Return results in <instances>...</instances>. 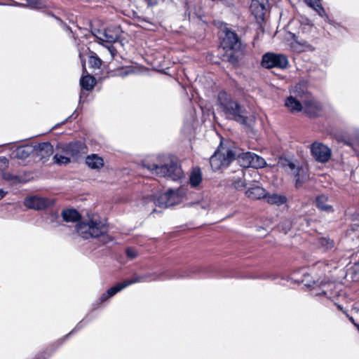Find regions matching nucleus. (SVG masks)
Instances as JSON below:
<instances>
[{"mask_svg":"<svg viewBox=\"0 0 359 359\" xmlns=\"http://www.w3.org/2000/svg\"><path fill=\"white\" fill-rule=\"evenodd\" d=\"M143 167L149 170L152 175L168 177L173 181H178L184 177L181 166L175 159L170 156L159 157L156 162L153 163L144 162Z\"/></svg>","mask_w":359,"mask_h":359,"instance_id":"nucleus-1","label":"nucleus"},{"mask_svg":"<svg viewBox=\"0 0 359 359\" xmlns=\"http://www.w3.org/2000/svg\"><path fill=\"white\" fill-rule=\"evenodd\" d=\"M217 106L218 110L226 118L236 121L243 125L247 123L248 117L245 109L226 92L221 91L218 93Z\"/></svg>","mask_w":359,"mask_h":359,"instance_id":"nucleus-2","label":"nucleus"},{"mask_svg":"<svg viewBox=\"0 0 359 359\" xmlns=\"http://www.w3.org/2000/svg\"><path fill=\"white\" fill-rule=\"evenodd\" d=\"M76 231L84 239L99 238L103 244H107L111 241V237L107 233V226L98 217H93L79 222L76 225Z\"/></svg>","mask_w":359,"mask_h":359,"instance_id":"nucleus-3","label":"nucleus"},{"mask_svg":"<svg viewBox=\"0 0 359 359\" xmlns=\"http://www.w3.org/2000/svg\"><path fill=\"white\" fill-rule=\"evenodd\" d=\"M293 93L303 103L304 112L310 117L316 116L322 110V105L307 90L306 82H299L293 88Z\"/></svg>","mask_w":359,"mask_h":359,"instance_id":"nucleus-4","label":"nucleus"},{"mask_svg":"<svg viewBox=\"0 0 359 359\" xmlns=\"http://www.w3.org/2000/svg\"><path fill=\"white\" fill-rule=\"evenodd\" d=\"M184 193L180 189H170L158 196H150L144 198L145 204L151 208L154 205L160 208H168L180 203L184 198Z\"/></svg>","mask_w":359,"mask_h":359,"instance_id":"nucleus-5","label":"nucleus"},{"mask_svg":"<svg viewBox=\"0 0 359 359\" xmlns=\"http://www.w3.org/2000/svg\"><path fill=\"white\" fill-rule=\"evenodd\" d=\"M278 166L295 177L296 187H299L307 180V168L297 160L280 158Z\"/></svg>","mask_w":359,"mask_h":359,"instance_id":"nucleus-6","label":"nucleus"},{"mask_svg":"<svg viewBox=\"0 0 359 359\" xmlns=\"http://www.w3.org/2000/svg\"><path fill=\"white\" fill-rule=\"evenodd\" d=\"M236 155L233 149L220 146L210 158L212 169L216 171L226 168L235 159Z\"/></svg>","mask_w":359,"mask_h":359,"instance_id":"nucleus-7","label":"nucleus"},{"mask_svg":"<svg viewBox=\"0 0 359 359\" xmlns=\"http://www.w3.org/2000/svg\"><path fill=\"white\" fill-rule=\"evenodd\" d=\"M289 65L287 57L284 54L266 53L263 55L262 66L266 69H286Z\"/></svg>","mask_w":359,"mask_h":359,"instance_id":"nucleus-8","label":"nucleus"},{"mask_svg":"<svg viewBox=\"0 0 359 359\" xmlns=\"http://www.w3.org/2000/svg\"><path fill=\"white\" fill-rule=\"evenodd\" d=\"M94 35L102 45L104 43H114L119 39L120 31L118 27H109L102 31L98 30Z\"/></svg>","mask_w":359,"mask_h":359,"instance_id":"nucleus-9","label":"nucleus"},{"mask_svg":"<svg viewBox=\"0 0 359 359\" xmlns=\"http://www.w3.org/2000/svg\"><path fill=\"white\" fill-rule=\"evenodd\" d=\"M311 151L314 158L321 163L328 161L331 157V150L321 143H313L311 147Z\"/></svg>","mask_w":359,"mask_h":359,"instance_id":"nucleus-10","label":"nucleus"},{"mask_svg":"<svg viewBox=\"0 0 359 359\" xmlns=\"http://www.w3.org/2000/svg\"><path fill=\"white\" fill-rule=\"evenodd\" d=\"M221 44L224 49L228 50H238L241 46V43L237 34L230 31L226 32Z\"/></svg>","mask_w":359,"mask_h":359,"instance_id":"nucleus-11","label":"nucleus"},{"mask_svg":"<svg viewBox=\"0 0 359 359\" xmlns=\"http://www.w3.org/2000/svg\"><path fill=\"white\" fill-rule=\"evenodd\" d=\"M25 205L30 209L42 210L51 205L49 199L39 196H31L25 200Z\"/></svg>","mask_w":359,"mask_h":359,"instance_id":"nucleus-12","label":"nucleus"},{"mask_svg":"<svg viewBox=\"0 0 359 359\" xmlns=\"http://www.w3.org/2000/svg\"><path fill=\"white\" fill-rule=\"evenodd\" d=\"M268 0H251L250 11L257 20L264 19Z\"/></svg>","mask_w":359,"mask_h":359,"instance_id":"nucleus-13","label":"nucleus"},{"mask_svg":"<svg viewBox=\"0 0 359 359\" xmlns=\"http://www.w3.org/2000/svg\"><path fill=\"white\" fill-rule=\"evenodd\" d=\"M65 151L67 156L77 159L81 155L86 154V147L81 142L69 143L66 146Z\"/></svg>","mask_w":359,"mask_h":359,"instance_id":"nucleus-14","label":"nucleus"},{"mask_svg":"<svg viewBox=\"0 0 359 359\" xmlns=\"http://www.w3.org/2000/svg\"><path fill=\"white\" fill-rule=\"evenodd\" d=\"M37 156L43 161L47 160L53 154V147L50 142H42L34 147Z\"/></svg>","mask_w":359,"mask_h":359,"instance_id":"nucleus-15","label":"nucleus"},{"mask_svg":"<svg viewBox=\"0 0 359 359\" xmlns=\"http://www.w3.org/2000/svg\"><path fill=\"white\" fill-rule=\"evenodd\" d=\"M157 279V275L156 273H147L144 275L134 274L130 279L123 281L126 286H129L136 283H143L155 280Z\"/></svg>","mask_w":359,"mask_h":359,"instance_id":"nucleus-16","label":"nucleus"},{"mask_svg":"<svg viewBox=\"0 0 359 359\" xmlns=\"http://www.w3.org/2000/svg\"><path fill=\"white\" fill-rule=\"evenodd\" d=\"M245 195L250 199L258 200L264 198L266 196V191L261 187L255 186L248 189L245 191Z\"/></svg>","mask_w":359,"mask_h":359,"instance_id":"nucleus-17","label":"nucleus"},{"mask_svg":"<svg viewBox=\"0 0 359 359\" xmlns=\"http://www.w3.org/2000/svg\"><path fill=\"white\" fill-rule=\"evenodd\" d=\"M34 151V147L31 145H23L18 147L12 152L13 157L19 159L27 158Z\"/></svg>","mask_w":359,"mask_h":359,"instance_id":"nucleus-18","label":"nucleus"},{"mask_svg":"<svg viewBox=\"0 0 359 359\" xmlns=\"http://www.w3.org/2000/svg\"><path fill=\"white\" fill-rule=\"evenodd\" d=\"M285 105L292 112H299L303 109L302 99L299 100L293 96H290L286 99Z\"/></svg>","mask_w":359,"mask_h":359,"instance_id":"nucleus-19","label":"nucleus"},{"mask_svg":"<svg viewBox=\"0 0 359 359\" xmlns=\"http://www.w3.org/2000/svg\"><path fill=\"white\" fill-rule=\"evenodd\" d=\"M86 163L89 168L98 170L104 166V160L97 154H91L86 157Z\"/></svg>","mask_w":359,"mask_h":359,"instance_id":"nucleus-20","label":"nucleus"},{"mask_svg":"<svg viewBox=\"0 0 359 359\" xmlns=\"http://www.w3.org/2000/svg\"><path fill=\"white\" fill-rule=\"evenodd\" d=\"M316 245L320 249L326 251L333 249L335 246V242L329 236H320L316 239Z\"/></svg>","mask_w":359,"mask_h":359,"instance_id":"nucleus-21","label":"nucleus"},{"mask_svg":"<svg viewBox=\"0 0 359 359\" xmlns=\"http://www.w3.org/2000/svg\"><path fill=\"white\" fill-rule=\"evenodd\" d=\"M245 176V170L239 169L236 172V176L233 177V186L237 190H242L245 187V182L243 180Z\"/></svg>","mask_w":359,"mask_h":359,"instance_id":"nucleus-22","label":"nucleus"},{"mask_svg":"<svg viewBox=\"0 0 359 359\" xmlns=\"http://www.w3.org/2000/svg\"><path fill=\"white\" fill-rule=\"evenodd\" d=\"M126 287L123 282L116 284L115 286L111 287L109 288L106 293H104L101 297L100 301L101 302H105L109 298L113 297L114 294H116L118 292L122 290Z\"/></svg>","mask_w":359,"mask_h":359,"instance_id":"nucleus-23","label":"nucleus"},{"mask_svg":"<svg viewBox=\"0 0 359 359\" xmlns=\"http://www.w3.org/2000/svg\"><path fill=\"white\" fill-rule=\"evenodd\" d=\"M252 152L248 151L236 155V156H238V162L243 168L251 167L252 163V161H251V159L252 158Z\"/></svg>","mask_w":359,"mask_h":359,"instance_id":"nucleus-24","label":"nucleus"},{"mask_svg":"<svg viewBox=\"0 0 359 359\" xmlns=\"http://www.w3.org/2000/svg\"><path fill=\"white\" fill-rule=\"evenodd\" d=\"M63 219L67 222H74L78 221L81 215L78 211L73 209L65 210L62 212Z\"/></svg>","mask_w":359,"mask_h":359,"instance_id":"nucleus-25","label":"nucleus"},{"mask_svg":"<svg viewBox=\"0 0 359 359\" xmlns=\"http://www.w3.org/2000/svg\"><path fill=\"white\" fill-rule=\"evenodd\" d=\"M202 181V172L199 168H195L191 172L189 182L191 187H196Z\"/></svg>","mask_w":359,"mask_h":359,"instance_id":"nucleus-26","label":"nucleus"},{"mask_svg":"<svg viewBox=\"0 0 359 359\" xmlns=\"http://www.w3.org/2000/svg\"><path fill=\"white\" fill-rule=\"evenodd\" d=\"M95 84V79L90 75L83 76L80 79V85L83 90H91Z\"/></svg>","mask_w":359,"mask_h":359,"instance_id":"nucleus-27","label":"nucleus"},{"mask_svg":"<svg viewBox=\"0 0 359 359\" xmlns=\"http://www.w3.org/2000/svg\"><path fill=\"white\" fill-rule=\"evenodd\" d=\"M264 198L268 203L277 205H283L287 201L285 196L276 194H273L271 195L266 194V196Z\"/></svg>","mask_w":359,"mask_h":359,"instance_id":"nucleus-28","label":"nucleus"},{"mask_svg":"<svg viewBox=\"0 0 359 359\" xmlns=\"http://www.w3.org/2000/svg\"><path fill=\"white\" fill-rule=\"evenodd\" d=\"M327 197L325 195H321L317 197L316 198V205L317 207L321 210L325 211L332 210V206L327 204Z\"/></svg>","mask_w":359,"mask_h":359,"instance_id":"nucleus-29","label":"nucleus"},{"mask_svg":"<svg viewBox=\"0 0 359 359\" xmlns=\"http://www.w3.org/2000/svg\"><path fill=\"white\" fill-rule=\"evenodd\" d=\"M304 1L307 5L316 11L320 16H323L325 13L324 8L320 4V0H304Z\"/></svg>","mask_w":359,"mask_h":359,"instance_id":"nucleus-30","label":"nucleus"},{"mask_svg":"<svg viewBox=\"0 0 359 359\" xmlns=\"http://www.w3.org/2000/svg\"><path fill=\"white\" fill-rule=\"evenodd\" d=\"M251 161H252L251 165V167L252 168H264L266 164L265 160L262 157L255 154V153L252 154V158Z\"/></svg>","mask_w":359,"mask_h":359,"instance_id":"nucleus-31","label":"nucleus"},{"mask_svg":"<svg viewBox=\"0 0 359 359\" xmlns=\"http://www.w3.org/2000/svg\"><path fill=\"white\" fill-rule=\"evenodd\" d=\"M4 180L10 182L13 184H18L22 182L21 177L18 175H13L10 172H4L2 175Z\"/></svg>","mask_w":359,"mask_h":359,"instance_id":"nucleus-32","label":"nucleus"},{"mask_svg":"<svg viewBox=\"0 0 359 359\" xmlns=\"http://www.w3.org/2000/svg\"><path fill=\"white\" fill-rule=\"evenodd\" d=\"M27 5L32 8L41 9L45 7L42 0H27Z\"/></svg>","mask_w":359,"mask_h":359,"instance_id":"nucleus-33","label":"nucleus"},{"mask_svg":"<svg viewBox=\"0 0 359 359\" xmlns=\"http://www.w3.org/2000/svg\"><path fill=\"white\" fill-rule=\"evenodd\" d=\"M53 159L57 164H67L70 162V158L67 156L55 154Z\"/></svg>","mask_w":359,"mask_h":359,"instance_id":"nucleus-34","label":"nucleus"},{"mask_svg":"<svg viewBox=\"0 0 359 359\" xmlns=\"http://www.w3.org/2000/svg\"><path fill=\"white\" fill-rule=\"evenodd\" d=\"M89 64L95 68H100L102 65V60L97 56H90L89 58Z\"/></svg>","mask_w":359,"mask_h":359,"instance_id":"nucleus-35","label":"nucleus"},{"mask_svg":"<svg viewBox=\"0 0 359 359\" xmlns=\"http://www.w3.org/2000/svg\"><path fill=\"white\" fill-rule=\"evenodd\" d=\"M233 50H226V57H227V60L232 64L237 63L238 61V57L235 55L233 53Z\"/></svg>","mask_w":359,"mask_h":359,"instance_id":"nucleus-36","label":"nucleus"},{"mask_svg":"<svg viewBox=\"0 0 359 359\" xmlns=\"http://www.w3.org/2000/svg\"><path fill=\"white\" fill-rule=\"evenodd\" d=\"M8 165V160L5 156H0V170H5Z\"/></svg>","mask_w":359,"mask_h":359,"instance_id":"nucleus-37","label":"nucleus"},{"mask_svg":"<svg viewBox=\"0 0 359 359\" xmlns=\"http://www.w3.org/2000/svg\"><path fill=\"white\" fill-rule=\"evenodd\" d=\"M126 255L129 258L133 259L137 256V252L133 248H128L126 250Z\"/></svg>","mask_w":359,"mask_h":359,"instance_id":"nucleus-38","label":"nucleus"},{"mask_svg":"<svg viewBox=\"0 0 359 359\" xmlns=\"http://www.w3.org/2000/svg\"><path fill=\"white\" fill-rule=\"evenodd\" d=\"M104 46L109 50V51L111 53V56L114 57V55H115V54L116 53V50L113 46L112 43L105 44Z\"/></svg>","mask_w":359,"mask_h":359,"instance_id":"nucleus-39","label":"nucleus"},{"mask_svg":"<svg viewBox=\"0 0 359 359\" xmlns=\"http://www.w3.org/2000/svg\"><path fill=\"white\" fill-rule=\"evenodd\" d=\"M144 1L147 4L148 6H152L157 4L156 0H144Z\"/></svg>","mask_w":359,"mask_h":359,"instance_id":"nucleus-40","label":"nucleus"},{"mask_svg":"<svg viewBox=\"0 0 359 359\" xmlns=\"http://www.w3.org/2000/svg\"><path fill=\"white\" fill-rule=\"evenodd\" d=\"M347 316H348V318L349 320H350V321H351V323H353V325H354L358 328V331H359V325H358V324L355 322V320H354V319L353 318V317L349 316L348 315H347Z\"/></svg>","mask_w":359,"mask_h":359,"instance_id":"nucleus-41","label":"nucleus"},{"mask_svg":"<svg viewBox=\"0 0 359 359\" xmlns=\"http://www.w3.org/2000/svg\"><path fill=\"white\" fill-rule=\"evenodd\" d=\"M299 44L301 45L303 48L307 47L309 45L307 44L306 41H302L301 42H299Z\"/></svg>","mask_w":359,"mask_h":359,"instance_id":"nucleus-42","label":"nucleus"},{"mask_svg":"<svg viewBox=\"0 0 359 359\" xmlns=\"http://www.w3.org/2000/svg\"><path fill=\"white\" fill-rule=\"evenodd\" d=\"M224 4H226L227 6L233 5V1H226V0H221Z\"/></svg>","mask_w":359,"mask_h":359,"instance_id":"nucleus-43","label":"nucleus"},{"mask_svg":"<svg viewBox=\"0 0 359 359\" xmlns=\"http://www.w3.org/2000/svg\"><path fill=\"white\" fill-rule=\"evenodd\" d=\"M6 195V192L3 189H0V200L2 199Z\"/></svg>","mask_w":359,"mask_h":359,"instance_id":"nucleus-44","label":"nucleus"},{"mask_svg":"<svg viewBox=\"0 0 359 359\" xmlns=\"http://www.w3.org/2000/svg\"><path fill=\"white\" fill-rule=\"evenodd\" d=\"M322 294H325H325H326V292H325V291H323Z\"/></svg>","mask_w":359,"mask_h":359,"instance_id":"nucleus-45","label":"nucleus"}]
</instances>
